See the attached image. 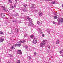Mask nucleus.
<instances>
[{"mask_svg":"<svg viewBox=\"0 0 63 63\" xmlns=\"http://www.w3.org/2000/svg\"><path fill=\"white\" fill-rule=\"evenodd\" d=\"M27 19H28L29 21V24L28 25L29 26H33L34 25V24L32 23L33 21H32V19L29 17L27 18Z\"/></svg>","mask_w":63,"mask_h":63,"instance_id":"obj_1","label":"nucleus"},{"mask_svg":"<svg viewBox=\"0 0 63 63\" xmlns=\"http://www.w3.org/2000/svg\"><path fill=\"white\" fill-rule=\"evenodd\" d=\"M47 40H43L42 42L40 43V46L41 47H44V45L45 44L46 42H47Z\"/></svg>","mask_w":63,"mask_h":63,"instance_id":"obj_2","label":"nucleus"},{"mask_svg":"<svg viewBox=\"0 0 63 63\" xmlns=\"http://www.w3.org/2000/svg\"><path fill=\"white\" fill-rule=\"evenodd\" d=\"M20 44V42H17V44H16L13 45V46H12L11 49H13V48H14V49H15V47H16V46H17V45H19V44Z\"/></svg>","mask_w":63,"mask_h":63,"instance_id":"obj_3","label":"nucleus"},{"mask_svg":"<svg viewBox=\"0 0 63 63\" xmlns=\"http://www.w3.org/2000/svg\"><path fill=\"white\" fill-rule=\"evenodd\" d=\"M58 23L59 24H60V22H63V18H60L58 19Z\"/></svg>","mask_w":63,"mask_h":63,"instance_id":"obj_4","label":"nucleus"},{"mask_svg":"<svg viewBox=\"0 0 63 63\" xmlns=\"http://www.w3.org/2000/svg\"><path fill=\"white\" fill-rule=\"evenodd\" d=\"M22 52L20 50H18L17 51V53L19 54H22Z\"/></svg>","mask_w":63,"mask_h":63,"instance_id":"obj_5","label":"nucleus"},{"mask_svg":"<svg viewBox=\"0 0 63 63\" xmlns=\"http://www.w3.org/2000/svg\"><path fill=\"white\" fill-rule=\"evenodd\" d=\"M0 43H1V42H3L4 40V39L3 38H2V37H1L0 38Z\"/></svg>","mask_w":63,"mask_h":63,"instance_id":"obj_6","label":"nucleus"},{"mask_svg":"<svg viewBox=\"0 0 63 63\" xmlns=\"http://www.w3.org/2000/svg\"><path fill=\"white\" fill-rule=\"evenodd\" d=\"M30 37L31 38H32V39H34V38H35V36L34 35H31L30 36Z\"/></svg>","mask_w":63,"mask_h":63,"instance_id":"obj_7","label":"nucleus"},{"mask_svg":"<svg viewBox=\"0 0 63 63\" xmlns=\"http://www.w3.org/2000/svg\"><path fill=\"white\" fill-rule=\"evenodd\" d=\"M1 7L2 8H3V10L5 11H8V9L6 8H5V7H3V6H1Z\"/></svg>","mask_w":63,"mask_h":63,"instance_id":"obj_8","label":"nucleus"},{"mask_svg":"<svg viewBox=\"0 0 63 63\" xmlns=\"http://www.w3.org/2000/svg\"><path fill=\"white\" fill-rule=\"evenodd\" d=\"M18 15V13H15L14 15V16H17Z\"/></svg>","mask_w":63,"mask_h":63,"instance_id":"obj_9","label":"nucleus"},{"mask_svg":"<svg viewBox=\"0 0 63 63\" xmlns=\"http://www.w3.org/2000/svg\"><path fill=\"white\" fill-rule=\"evenodd\" d=\"M43 13L41 12H39V15L40 16H42V15H43Z\"/></svg>","mask_w":63,"mask_h":63,"instance_id":"obj_10","label":"nucleus"},{"mask_svg":"<svg viewBox=\"0 0 63 63\" xmlns=\"http://www.w3.org/2000/svg\"><path fill=\"white\" fill-rule=\"evenodd\" d=\"M26 39H25V40H23L22 41H21L20 42L21 43H24V42H26Z\"/></svg>","mask_w":63,"mask_h":63,"instance_id":"obj_11","label":"nucleus"},{"mask_svg":"<svg viewBox=\"0 0 63 63\" xmlns=\"http://www.w3.org/2000/svg\"><path fill=\"white\" fill-rule=\"evenodd\" d=\"M1 16L2 17H4V16H5V14H1Z\"/></svg>","mask_w":63,"mask_h":63,"instance_id":"obj_12","label":"nucleus"},{"mask_svg":"<svg viewBox=\"0 0 63 63\" xmlns=\"http://www.w3.org/2000/svg\"><path fill=\"white\" fill-rule=\"evenodd\" d=\"M0 34L1 35H4V33L3 32L0 31Z\"/></svg>","mask_w":63,"mask_h":63,"instance_id":"obj_13","label":"nucleus"},{"mask_svg":"<svg viewBox=\"0 0 63 63\" xmlns=\"http://www.w3.org/2000/svg\"><path fill=\"white\" fill-rule=\"evenodd\" d=\"M10 8H11V9H14V6H13L11 5H10Z\"/></svg>","mask_w":63,"mask_h":63,"instance_id":"obj_14","label":"nucleus"},{"mask_svg":"<svg viewBox=\"0 0 63 63\" xmlns=\"http://www.w3.org/2000/svg\"><path fill=\"white\" fill-rule=\"evenodd\" d=\"M9 3H12V0H9Z\"/></svg>","mask_w":63,"mask_h":63,"instance_id":"obj_15","label":"nucleus"},{"mask_svg":"<svg viewBox=\"0 0 63 63\" xmlns=\"http://www.w3.org/2000/svg\"><path fill=\"white\" fill-rule=\"evenodd\" d=\"M33 43H34V44H35L37 43V40H36V41H33Z\"/></svg>","mask_w":63,"mask_h":63,"instance_id":"obj_16","label":"nucleus"},{"mask_svg":"<svg viewBox=\"0 0 63 63\" xmlns=\"http://www.w3.org/2000/svg\"><path fill=\"white\" fill-rule=\"evenodd\" d=\"M12 21V22H16V20L15 19H13Z\"/></svg>","mask_w":63,"mask_h":63,"instance_id":"obj_17","label":"nucleus"},{"mask_svg":"<svg viewBox=\"0 0 63 63\" xmlns=\"http://www.w3.org/2000/svg\"><path fill=\"white\" fill-rule=\"evenodd\" d=\"M15 31L16 32H18V29L16 28L15 29Z\"/></svg>","mask_w":63,"mask_h":63,"instance_id":"obj_18","label":"nucleus"},{"mask_svg":"<svg viewBox=\"0 0 63 63\" xmlns=\"http://www.w3.org/2000/svg\"><path fill=\"white\" fill-rule=\"evenodd\" d=\"M10 40L12 41H13V40H14V39L12 37H11L10 38Z\"/></svg>","mask_w":63,"mask_h":63,"instance_id":"obj_19","label":"nucleus"},{"mask_svg":"<svg viewBox=\"0 0 63 63\" xmlns=\"http://www.w3.org/2000/svg\"><path fill=\"white\" fill-rule=\"evenodd\" d=\"M59 41L58 40H57L56 42V44H59Z\"/></svg>","mask_w":63,"mask_h":63,"instance_id":"obj_20","label":"nucleus"},{"mask_svg":"<svg viewBox=\"0 0 63 63\" xmlns=\"http://www.w3.org/2000/svg\"><path fill=\"white\" fill-rule=\"evenodd\" d=\"M21 43H20V44H18V45H17V46H18V47H20V46H21Z\"/></svg>","mask_w":63,"mask_h":63,"instance_id":"obj_21","label":"nucleus"},{"mask_svg":"<svg viewBox=\"0 0 63 63\" xmlns=\"http://www.w3.org/2000/svg\"><path fill=\"white\" fill-rule=\"evenodd\" d=\"M26 11H27V10H26L25 8L23 10V12H26Z\"/></svg>","mask_w":63,"mask_h":63,"instance_id":"obj_22","label":"nucleus"},{"mask_svg":"<svg viewBox=\"0 0 63 63\" xmlns=\"http://www.w3.org/2000/svg\"><path fill=\"white\" fill-rule=\"evenodd\" d=\"M37 40V39L36 38H34L33 39V41H36Z\"/></svg>","mask_w":63,"mask_h":63,"instance_id":"obj_23","label":"nucleus"},{"mask_svg":"<svg viewBox=\"0 0 63 63\" xmlns=\"http://www.w3.org/2000/svg\"><path fill=\"white\" fill-rule=\"evenodd\" d=\"M32 9H35V7H34V6H32Z\"/></svg>","mask_w":63,"mask_h":63,"instance_id":"obj_24","label":"nucleus"},{"mask_svg":"<svg viewBox=\"0 0 63 63\" xmlns=\"http://www.w3.org/2000/svg\"><path fill=\"white\" fill-rule=\"evenodd\" d=\"M38 31H41V29L40 28H39L38 29Z\"/></svg>","mask_w":63,"mask_h":63,"instance_id":"obj_25","label":"nucleus"},{"mask_svg":"<svg viewBox=\"0 0 63 63\" xmlns=\"http://www.w3.org/2000/svg\"><path fill=\"white\" fill-rule=\"evenodd\" d=\"M16 4L15 3L14 5V8H16Z\"/></svg>","mask_w":63,"mask_h":63,"instance_id":"obj_26","label":"nucleus"},{"mask_svg":"<svg viewBox=\"0 0 63 63\" xmlns=\"http://www.w3.org/2000/svg\"><path fill=\"white\" fill-rule=\"evenodd\" d=\"M25 49H27V48H28V46H26L25 47Z\"/></svg>","mask_w":63,"mask_h":63,"instance_id":"obj_27","label":"nucleus"},{"mask_svg":"<svg viewBox=\"0 0 63 63\" xmlns=\"http://www.w3.org/2000/svg\"><path fill=\"white\" fill-rule=\"evenodd\" d=\"M37 23L38 24H40L41 23H40V22L38 21L37 22Z\"/></svg>","mask_w":63,"mask_h":63,"instance_id":"obj_28","label":"nucleus"},{"mask_svg":"<svg viewBox=\"0 0 63 63\" xmlns=\"http://www.w3.org/2000/svg\"><path fill=\"white\" fill-rule=\"evenodd\" d=\"M52 4H55V1H53L52 2Z\"/></svg>","mask_w":63,"mask_h":63,"instance_id":"obj_29","label":"nucleus"},{"mask_svg":"<svg viewBox=\"0 0 63 63\" xmlns=\"http://www.w3.org/2000/svg\"><path fill=\"white\" fill-rule=\"evenodd\" d=\"M54 19H57V16H55L54 17Z\"/></svg>","mask_w":63,"mask_h":63,"instance_id":"obj_30","label":"nucleus"},{"mask_svg":"<svg viewBox=\"0 0 63 63\" xmlns=\"http://www.w3.org/2000/svg\"><path fill=\"white\" fill-rule=\"evenodd\" d=\"M17 63H20V60H18L17 61Z\"/></svg>","mask_w":63,"mask_h":63,"instance_id":"obj_31","label":"nucleus"},{"mask_svg":"<svg viewBox=\"0 0 63 63\" xmlns=\"http://www.w3.org/2000/svg\"><path fill=\"white\" fill-rule=\"evenodd\" d=\"M27 36V34L25 33L24 35V37H26Z\"/></svg>","mask_w":63,"mask_h":63,"instance_id":"obj_32","label":"nucleus"},{"mask_svg":"<svg viewBox=\"0 0 63 63\" xmlns=\"http://www.w3.org/2000/svg\"><path fill=\"white\" fill-rule=\"evenodd\" d=\"M47 46L48 48H49V49H50V46L49 45H48Z\"/></svg>","mask_w":63,"mask_h":63,"instance_id":"obj_33","label":"nucleus"},{"mask_svg":"<svg viewBox=\"0 0 63 63\" xmlns=\"http://www.w3.org/2000/svg\"><path fill=\"white\" fill-rule=\"evenodd\" d=\"M26 6H27V5H24V7H26Z\"/></svg>","mask_w":63,"mask_h":63,"instance_id":"obj_34","label":"nucleus"},{"mask_svg":"<svg viewBox=\"0 0 63 63\" xmlns=\"http://www.w3.org/2000/svg\"><path fill=\"white\" fill-rule=\"evenodd\" d=\"M36 54H37L36 53L34 52V54L35 55H36Z\"/></svg>","mask_w":63,"mask_h":63,"instance_id":"obj_35","label":"nucleus"},{"mask_svg":"<svg viewBox=\"0 0 63 63\" xmlns=\"http://www.w3.org/2000/svg\"><path fill=\"white\" fill-rule=\"evenodd\" d=\"M31 59V58L30 57V56H29V59H30V60Z\"/></svg>","mask_w":63,"mask_h":63,"instance_id":"obj_36","label":"nucleus"},{"mask_svg":"<svg viewBox=\"0 0 63 63\" xmlns=\"http://www.w3.org/2000/svg\"><path fill=\"white\" fill-rule=\"evenodd\" d=\"M32 6H35V4H32Z\"/></svg>","mask_w":63,"mask_h":63,"instance_id":"obj_37","label":"nucleus"},{"mask_svg":"<svg viewBox=\"0 0 63 63\" xmlns=\"http://www.w3.org/2000/svg\"><path fill=\"white\" fill-rule=\"evenodd\" d=\"M44 36H45V35L44 34H42V37H44Z\"/></svg>","mask_w":63,"mask_h":63,"instance_id":"obj_38","label":"nucleus"},{"mask_svg":"<svg viewBox=\"0 0 63 63\" xmlns=\"http://www.w3.org/2000/svg\"><path fill=\"white\" fill-rule=\"evenodd\" d=\"M53 24H55V22H53Z\"/></svg>","mask_w":63,"mask_h":63,"instance_id":"obj_39","label":"nucleus"},{"mask_svg":"<svg viewBox=\"0 0 63 63\" xmlns=\"http://www.w3.org/2000/svg\"><path fill=\"white\" fill-rule=\"evenodd\" d=\"M48 34H50V31H48Z\"/></svg>","mask_w":63,"mask_h":63,"instance_id":"obj_40","label":"nucleus"},{"mask_svg":"<svg viewBox=\"0 0 63 63\" xmlns=\"http://www.w3.org/2000/svg\"><path fill=\"white\" fill-rule=\"evenodd\" d=\"M60 54H61V53H62V51H60L59 52Z\"/></svg>","mask_w":63,"mask_h":63,"instance_id":"obj_41","label":"nucleus"},{"mask_svg":"<svg viewBox=\"0 0 63 63\" xmlns=\"http://www.w3.org/2000/svg\"><path fill=\"white\" fill-rule=\"evenodd\" d=\"M15 1H16V3H17V0H15Z\"/></svg>","mask_w":63,"mask_h":63,"instance_id":"obj_42","label":"nucleus"},{"mask_svg":"<svg viewBox=\"0 0 63 63\" xmlns=\"http://www.w3.org/2000/svg\"><path fill=\"white\" fill-rule=\"evenodd\" d=\"M51 1V0H48V1Z\"/></svg>","mask_w":63,"mask_h":63,"instance_id":"obj_43","label":"nucleus"},{"mask_svg":"<svg viewBox=\"0 0 63 63\" xmlns=\"http://www.w3.org/2000/svg\"><path fill=\"white\" fill-rule=\"evenodd\" d=\"M62 51H63V49L61 50Z\"/></svg>","mask_w":63,"mask_h":63,"instance_id":"obj_44","label":"nucleus"},{"mask_svg":"<svg viewBox=\"0 0 63 63\" xmlns=\"http://www.w3.org/2000/svg\"><path fill=\"white\" fill-rule=\"evenodd\" d=\"M33 49H36V48L34 47L33 48Z\"/></svg>","mask_w":63,"mask_h":63,"instance_id":"obj_45","label":"nucleus"},{"mask_svg":"<svg viewBox=\"0 0 63 63\" xmlns=\"http://www.w3.org/2000/svg\"><path fill=\"white\" fill-rule=\"evenodd\" d=\"M54 15L55 16H57V14H54Z\"/></svg>","mask_w":63,"mask_h":63,"instance_id":"obj_46","label":"nucleus"},{"mask_svg":"<svg viewBox=\"0 0 63 63\" xmlns=\"http://www.w3.org/2000/svg\"><path fill=\"white\" fill-rule=\"evenodd\" d=\"M62 57H63V54H62Z\"/></svg>","mask_w":63,"mask_h":63,"instance_id":"obj_47","label":"nucleus"},{"mask_svg":"<svg viewBox=\"0 0 63 63\" xmlns=\"http://www.w3.org/2000/svg\"><path fill=\"white\" fill-rule=\"evenodd\" d=\"M23 14H24V13H22L21 14L22 15H23Z\"/></svg>","mask_w":63,"mask_h":63,"instance_id":"obj_48","label":"nucleus"},{"mask_svg":"<svg viewBox=\"0 0 63 63\" xmlns=\"http://www.w3.org/2000/svg\"><path fill=\"white\" fill-rule=\"evenodd\" d=\"M45 1H48V0H45Z\"/></svg>","mask_w":63,"mask_h":63,"instance_id":"obj_49","label":"nucleus"},{"mask_svg":"<svg viewBox=\"0 0 63 63\" xmlns=\"http://www.w3.org/2000/svg\"><path fill=\"white\" fill-rule=\"evenodd\" d=\"M32 1H35L36 0H32Z\"/></svg>","mask_w":63,"mask_h":63,"instance_id":"obj_50","label":"nucleus"},{"mask_svg":"<svg viewBox=\"0 0 63 63\" xmlns=\"http://www.w3.org/2000/svg\"><path fill=\"white\" fill-rule=\"evenodd\" d=\"M10 57H11V56H12V55H10Z\"/></svg>","mask_w":63,"mask_h":63,"instance_id":"obj_51","label":"nucleus"},{"mask_svg":"<svg viewBox=\"0 0 63 63\" xmlns=\"http://www.w3.org/2000/svg\"><path fill=\"white\" fill-rule=\"evenodd\" d=\"M56 13H55V14H56Z\"/></svg>","mask_w":63,"mask_h":63,"instance_id":"obj_52","label":"nucleus"}]
</instances>
